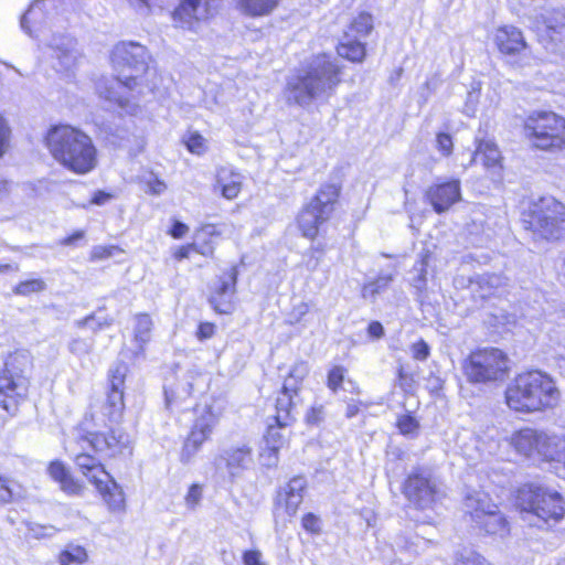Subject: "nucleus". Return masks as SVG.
Masks as SVG:
<instances>
[{
  "label": "nucleus",
  "mask_w": 565,
  "mask_h": 565,
  "mask_svg": "<svg viewBox=\"0 0 565 565\" xmlns=\"http://www.w3.org/2000/svg\"><path fill=\"white\" fill-rule=\"evenodd\" d=\"M110 58L118 75L99 84L98 94L116 104L125 114L136 115L139 110L136 97L142 93L138 78L148 71L147 49L139 43L120 42L114 46Z\"/></svg>",
  "instance_id": "1"
},
{
  "label": "nucleus",
  "mask_w": 565,
  "mask_h": 565,
  "mask_svg": "<svg viewBox=\"0 0 565 565\" xmlns=\"http://www.w3.org/2000/svg\"><path fill=\"white\" fill-rule=\"evenodd\" d=\"M339 74V67L327 55L313 57L287 81V103L308 107L313 100L328 99L340 83Z\"/></svg>",
  "instance_id": "2"
},
{
  "label": "nucleus",
  "mask_w": 565,
  "mask_h": 565,
  "mask_svg": "<svg viewBox=\"0 0 565 565\" xmlns=\"http://www.w3.org/2000/svg\"><path fill=\"white\" fill-rule=\"evenodd\" d=\"M45 145L55 161L76 174L89 173L97 166L93 139L76 127L53 126L45 136Z\"/></svg>",
  "instance_id": "3"
},
{
  "label": "nucleus",
  "mask_w": 565,
  "mask_h": 565,
  "mask_svg": "<svg viewBox=\"0 0 565 565\" xmlns=\"http://www.w3.org/2000/svg\"><path fill=\"white\" fill-rule=\"evenodd\" d=\"M561 392L544 372L532 370L518 374L507 386L505 402L518 413L531 414L556 407Z\"/></svg>",
  "instance_id": "4"
},
{
  "label": "nucleus",
  "mask_w": 565,
  "mask_h": 565,
  "mask_svg": "<svg viewBox=\"0 0 565 565\" xmlns=\"http://www.w3.org/2000/svg\"><path fill=\"white\" fill-rule=\"evenodd\" d=\"M509 444L519 455L546 462L557 476L565 478V431L526 427L512 433Z\"/></svg>",
  "instance_id": "5"
},
{
  "label": "nucleus",
  "mask_w": 565,
  "mask_h": 565,
  "mask_svg": "<svg viewBox=\"0 0 565 565\" xmlns=\"http://www.w3.org/2000/svg\"><path fill=\"white\" fill-rule=\"evenodd\" d=\"M114 423L107 416V409L92 406L90 412L85 415L81 423L77 434L79 444H86L96 452L105 457H115L122 455L129 449L130 439L127 434L120 429H110L109 433H98L95 428L106 427L107 423ZM85 449L84 445H81Z\"/></svg>",
  "instance_id": "6"
},
{
  "label": "nucleus",
  "mask_w": 565,
  "mask_h": 565,
  "mask_svg": "<svg viewBox=\"0 0 565 565\" xmlns=\"http://www.w3.org/2000/svg\"><path fill=\"white\" fill-rule=\"evenodd\" d=\"M516 505L526 515H531L547 525H555L565 516L564 498L556 490L527 483L521 487L516 495Z\"/></svg>",
  "instance_id": "7"
},
{
  "label": "nucleus",
  "mask_w": 565,
  "mask_h": 565,
  "mask_svg": "<svg viewBox=\"0 0 565 565\" xmlns=\"http://www.w3.org/2000/svg\"><path fill=\"white\" fill-rule=\"evenodd\" d=\"M463 372L471 383L503 381L509 373V359L498 348L479 349L471 352L466 359Z\"/></svg>",
  "instance_id": "8"
},
{
  "label": "nucleus",
  "mask_w": 565,
  "mask_h": 565,
  "mask_svg": "<svg viewBox=\"0 0 565 565\" xmlns=\"http://www.w3.org/2000/svg\"><path fill=\"white\" fill-rule=\"evenodd\" d=\"M525 136L542 150L565 148V118L553 111H535L524 122Z\"/></svg>",
  "instance_id": "9"
},
{
  "label": "nucleus",
  "mask_w": 565,
  "mask_h": 565,
  "mask_svg": "<svg viewBox=\"0 0 565 565\" xmlns=\"http://www.w3.org/2000/svg\"><path fill=\"white\" fill-rule=\"evenodd\" d=\"M339 195L340 188L337 184L320 186L298 216V226L305 237L313 239L318 235L319 227L332 215Z\"/></svg>",
  "instance_id": "10"
},
{
  "label": "nucleus",
  "mask_w": 565,
  "mask_h": 565,
  "mask_svg": "<svg viewBox=\"0 0 565 565\" xmlns=\"http://www.w3.org/2000/svg\"><path fill=\"white\" fill-rule=\"evenodd\" d=\"M465 511L489 534L504 536L509 532L505 518L497 511V505L488 493L473 491L465 497Z\"/></svg>",
  "instance_id": "11"
},
{
  "label": "nucleus",
  "mask_w": 565,
  "mask_h": 565,
  "mask_svg": "<svg viewBox=\"0 0 565 565\" xmlns=\"http://www.w3.org/2000/svg\"><path fill=\"white\" fill-rule=\"evenodd\" d=\"M46 41L52 68L65 78L74 77L84 62V54L77 41L68 34H53Z\"/></svg>",
  "instance_id": "12"
},
{
  "label": "nucleus",
  "mask_w": 565,
  "mask_h": 565,
  "mask_svg": "<svg viewBox=\"0 0 565 565\" xmlns=\"http://www.w3.org/2000/svg\"><path fill=\"white\" fill-rule=\"evenodd\" d=\"M17 356H10L0 372V407L15 414L29 390V381L17 366Z\"/></svg>",
  "instance_id": "13"
},
{
  "label": "nucleus",
  "mask_w": 565,
  "mask_h": 565,
  "mask_svg": "<svg viewBox=\"0 0 565 565\" xmlns=\"http://www.w3.org/2000/svg\"><path fill=\"white\" fill-rule=\"evenodd\" d=\"M224 0H183L173 11L175 26L199 33L220 11Z\"/></svg>",
  "instance_id": "14"
},
{
  "label": "nucleus",
  "mask_w": 565,
  "mask_h": 565,
  "mask_svg": "<svg viewBox=\"0 0 565 565\" xmlns=\"http://www.w3.org/2000/svg\"><path fill=\"white\" fill-rule=\"evenodd\" d=\"M532 223L543 237L559 238L565 233V205L552 196L542 198L535 205Z\"/></svg>",
  "instance_id": "15"
},
{
  "label": "nucleus",
  "mask_w": 565,
  "mask_h": 565,
  "mask_svg": "<svg viewBox=\"0 0 565 565\" xmlns=\"http://www.w3.org/2000/svg\"><path fill=\"white\" fill-rule=\"evenodd\" d=\"M403 493L417 509H430L440 495V488L431 473L425 469L414 470L405 480Z\"/></svg>",
  "instance_id": "16"
},
{
  "label": "nucleus",
  "mask_w": 565,
  "mask_h": 565,
  "mask_svg": "<svg viewBox=\"0 0 565 565\" xmlns=\"http://www.w3.org/2000/svg\"><path fill=\"white\" fill-rule=\"evenodd\" d=\"M55 9L53 0H35L21 18V28L32 38L45 39L51 24V13Z\"/></svg>",
  "instance_id": "17"
},
{
  "label": "nucleus",
  "mask_w": 565,
  "mask_h": 565,
  "mask_svg": "<svg viewBox=\"0 0 565 565\" xmlns=\"http://www.w3.org/2000/svg\"><path fill=\"white\" fill-rule=\"evenodd\" d=\"M253 463L252 448L247 444H238L225 448L218 457L215 458V466H224L230 478L235 480L242 477Z\"/></svg>",
  "instance_id": "18"
},
{
  "label": "nucleus",
  "mask_w": 565,
  "mask_h": 565,
  "mask_svg": "<svg viewBox=\"0 0 565 565\" xmlns=\"http://www.w3.org/2000/svg\"><path fill=\"white\" fill-rule=\"evenodd\" d=\"M237 270L231 267L223 273L211 287L209 301L218 313H230L233 310V296L236 290Z\"/></svg>",
  "instance_id": "19"
},
{
  "label": "nucleus",
  "mask_w": 565,
  "mask_h": 565,
  "mask_svg": "<svg viewBox=\"0 0 565 565\" xmlns=\"http://www.w3.org/2000/svg\"><path fill=\"white\" fill-rule=\"evenodd\" d=\"M532 28L542 40L561 43L565 40V13L562 10H545L535 17Z\"/></svg>",
  "instance_id": "20"
},
{
  "label": "nucleus",
  "mask_w": 565,
  "mask_h": 565,
  "mask_svg": "<svg viewBox=\"0 0 565 565\" xmlns=\"http://www.w3.org/2000/svg\"><path fill=\"white\" fill-rule=\"evenodd\" d=\"M127 367L124 364H118L110 371V392L107 395L106 402L100 408L107 409V416L110 420H118L124 412V392L122 385L126 376Z\"/></svg>",
  "instance_id": "21"
},
{
  "label": "nucleus",
  "mask_w": 565,
  "mask_h": 565,
  "mask_svg": "<svg viewBox=\"0 0 565 565\" xmlns=\"http://www.w3.org/2000/svg\"><path fill=\"white\" fill-rule=\"evenodd\" d=\"M493 42L499 52L509 57L520 56L527 50L523 33L512 25L498 28L493 34Z\"/></svg>",
  "instance_id": "22"
},
{
  "label": "nucleus",
  "mask_w": 565,
  "mask_h": 565,
  "mask_svg": "<svg viewBox=\"0 0 565 565\" xmlns=\"http://www.w3.org/2000/svg\"><path fill=\"white\" fill-rule=\"evenodd\" d=\"M426 198L436 213H443L460 200V182L451 180L430 185L426 191Z\"/></svg>",
  "instance_id": "23"
},
{
  "label": "nucleus",
  "mask_w": 565,
  "mask_h": 565,
  "mask_svg": "<svg viewBox=\"0 0 565 565\" xmlns=\"http://www.w3.org/2000/svg\"><path fill=\"white\" fill-rule=\"evenodd\" d=\"M198 374L193 371L184 373L169 388H166V404L168 407L180 406L191 395L195 384Z\"/></svg>",
  "instance_id": "24"
},
{
  "label": "nucleus",
  "mask_w": 565,
  "mask_h": 565,
  "mask_svg": "<svg viewBox=\"0 0 565 565\" xmlns=\"http://www.w3.org/2000/svg\"><path fill=\"white\" fill-rule=\"evenodd\" d=\"M306 488L307 480L301 476H297L290 479V481L279 492V501L284 502L289 515L296 514L303 500Z\"/></svg>",
  "instance_id": "25"
},
{
  "label": "nucleus",
  "mask_w": 565,
  "mask_h": 565,
  "mask_svg": "<svg viewBox=\"0 0 565 565\" xmlns=\"http://www.w3.org/2000/svg\"><path fill=\"white\" fill-rule=\"evenodd\" d=\"M110 512H124L126 509L125 493L118 483L108 475L102 483L94 484Z\"/></svg>",
  "instance_id": "26"
},
{
  "label": "nucleus",
  "mask_w": 565,
  "mask_h": 565,
  "mask_svg": "<svg viewBox=\"0 0 565 565\" xmlns=\"http://www.w3.org/2000/svg\"><path fill=\"white\" fill-rule=\"evenodd\" d=\"M243 177L241 173L227 167L217 169L215 190L227 200L237 198L242 190Z\"/></svg>",
  "instance_id": "27"
},
{
  "label": "nucleus",
  "mask_w": 565,
  "mask_h": 565,
  "mask_svg": "<svg viewBox=\"0 0 565 565\" xmlns=\"http://www.w3.org/2000/svg\"><path fill=\"white\" fill-rule=\"evenodd\" d=\"M236 10L248 18H263L270 15L280 4L281 0H233Z\"/></svg>",
  "instance_id": "28"
},
{
  "label": "nucleus",
  "mask_w": 565,
  "mask_h": 565,
  "mask_svg": "<svg viewBox=\"0 0 565 565\" xmlns=\"http://www.w3.org/2000/svg\"><path fill=\"white\" fill-rule=\"evenodd\" d=\"M134 320V354L138 356L143 353L146 344L151 340L153 321L147 313H138Z\"/></svg>",
  "instance_id": "29"
},
{
  "label": "nucleus",
  "mask_w": 565,
  "mask_h": 565,
  "mask_svg": "<svg viewBox=\"0 0 565 565\" xmlns=\"http://www.w3.org/2000/svg\"><path fill=\"white\" fill-rule=\"evenodd\" d=\"M75 462L82 473L88 479V481L93 484L99 482L102 483V479L108 477V472L105 470L104 466L94 457L88 454H77L75 456Z\"/></svg>",
  "instance_id": "30"
},
{
  "label": "nucleus",
  "mask_w": 565,
  "mask_h": 565,
  "mask_svg": "<svg viewBox=\"0 0 565 565\" xmlns=\"http://www.w3.org/2000/svg\"><path fill=\"white\" fill-rule=\"evenodd\" d=\"M50 477L58 482L61 489L70 494H76L81 491L82 486L73 479L63 462L52 461L47 468Z\"/></svg>",
  "instance_id": "31"
},
{
  "label": "nucleus",
  "mask_w": 565,
  "mask_h": 565,
  "mask_svg": "<svg viewBox=\"0 0 565 565\" xmlns=\"http://www.w3.org/2000/svg\"><path fill=\"white\" fill-rule=\"evenodd\" d=\"M472 160H481L487 169H497L500 168L501 152L492 140L481 139L478 141Z\"/></svg>",
  "instance_id": "32"
},
{
  "label": "nucleus",
  "mask_w": 565,
  "mask_h": 565,
  "mask_svg": "<svg viewBox=\"0 0 565 565\" xmlns=\"http://www.w3.org/2000/svg\"><path fill=\"white\" fill-rule=\"evenodd\" d=\"M211 438L210 435L191 428L180 452V460L183 463H189L201 450L203 444Z\"/></svg>",
  "instance_id": "33"
},
{
  "label": "nucleus",
  "mask_w": 565,
  "mask_h": 565,
  "mask_svg": "<svg viewBox=\"0 0 565 565\" xmlns=\"http://www.w3.org/2000/svg\"><path fill=\"white\" fill-rule=\"evenodd\" d=\"M296 394L282 387L276 401L275 420L280 427H286L291 422L292 398Z\"/></svg>",
  "instance_id": "34"
},
{
  "label": "nucleus",
  "mask_w": 565,
  "mask_h": 565,
  "mask_svg": "<svg viewBox=\"0 0 565 565\" xmlns=\"http://www.w3.org/2000/svg\"><path fill=\"white\" fill-rule=\"evenodd\" d=\"M218 414L211 406H205L196 411L192 428L212 436L214 428L218 424Z\"/></svg>",
  "instance_id": "35"
},
{
  "label": "nucleus",
  "mask_w": 565,
  "mask_h": 565,
  "mask_svg": "<svg viewBox=\"0 0 565 565\" xmlns=\"http://www.w3.org/2000/svg\"><path fill=\"white\" fill-rule=\"evenodd\" d=\"M338 54L352 62H361L365 56L364 44L355 38H345L337 47Z\"/></svg>",
  "instance_id": "36"
},
{
  "label": "nucleus",
  "mask_w": 565,
  "mask_h": 565,
  "mask_svg": "<svg viewBox=\"0 0 565 565\" xmlns=\"http://www.w3.org/2000/svg\"><path fill=\"white\" fill-rule=\"evenodd\" d=\"M309 364L306 361L296 362L285 379L282 387L287 391H292L295 394L299 391L302 381L309 373Z\"/></svg>",
  "instance_id": "37"
},
{
  "label": "nucleus",
  "mask_w": 565,
  "mask_h": 565,
  "mask_svg": "<svg viewBox=\"0 0 565 565\" xmlns=\"http://www.w3.org/2000/svg\"><path fill=\"white\" fill-rule=\"evenodd\" d=\"M373 29V18L366 12L360 13L350 24L349 31L344 38L363 39L366 38Z\"/></svg>",
  "instance_id": "38"
},
{
  "label": "nucleus",
  "mask_w": 565,
  "mask_h": 565,
  "mask_svg": "<svg viewBox=\"0 0 565 565\" xmlns=\"http://www.w3.org/2000/svg\"><path fill=\"white\" fill-rule=\"evenodd\" d=\"M61 565L83 564L87 559L86 550L79 545L70 544L60 554Z\"/></svg>",
  "instance_id": "39"
},
{
  "label": "nucleus",
  "mask_w": 565,
  "mask_h": 565,
  "mask_svg": "<svg viewBox=\"0 0 565 565\" xmlns=\"http://www.w3.org/2000/svg\"><path fill=\"white\" fill-rule=\"evenodd\" d=\"M454 565H490V563L476 551L463 547L455 553Z\"/></svg>",
  "instance_id": "40"
},
{
  "label": "nucleus",
  "mask_w": 565,
  "mask_h": 565,
  "mask_svg": "<svg viewBox=\"0 0 565 565\" xmlns=\"http://www.w3.org/2000/svg\"><path fill=\"white\" fill-rule=\"evenodd\" d=\"M392 280V275H381L373 281L364 284L362 288V297L365 299H374L380 292L388 287Z\"/></svg>",
  "instance_id": "41"
},
{
  "label": "nucleus",
  "mask_w": 565,
  "mask_h": 565,
  "mask_svg": "<svg viewBox=\"0 0 565 565\" xmlns=\"http://www.w3.org/2000/svg\"><path fill=\"white\" fill-rule=\"evenodd\" d=\"M46 289V282L41 278L26 279L19 282L13 292L18 296L28 297L33 294H40Z\"/></svg>",
  "instance_id": "42"
},
{
  "label": "nucleus",
  "mask_w": 565,
  "mask_h": 565,
  "mask_svg": "<svg viewBox=\"0 0 565 565\" xmlns=\"http://www.w3.org/2000/svg\"><path fill=\"white\" fill-rule=\"evenodd\" d=\"M500 278L495 275H482L478 276L475 280H470L469 288L472 292L477 291V288H483V285L488 286V290L479 295L480 298H487L491 294V289L499 285Z\"/></svg>",
  "instance_id": "43"
},
{
  "label": "nucleus",
  "mask_w": 565,
  "mask_h": 565,
  "mask_svg": "<svg viewBox=\"0 0 565 565\" xmlns=\"http://www.w3.org/2000/svg\"><path fill=\"white\" fill-rule=\"evenodd\" d=\"M188 150L194 154H203L207 150L206 139L199 132H190L184 137Z\"/></svg>",
  "instance_id": "44"
},
{
  "label": "nucleus",
  "mask_w": 565,
  "mask_h": 565,
  "mask_svg": "<svg viewBox=\"0 0 565 565\" xmlns=\"http://www.w3.org/2000/svg\"><path fill=\"white\" fill-rule=\"evenodd\" d=\"M203 499V487L199 483H193L188 489V492L184 497V503L186 508L191 511L195 510Z\"/></svg>",
  "instance_id": "45"
},
{
  "label": "nucleus",
  "mask_w": 565,
  "mask_h": 565,
  "mask_svg": "<svg viewBox=\"0 0 565 565\" xmlns=\"http://www.w3.org/2000/svg\"><path fill=\"white\" fill-rule=\"evenodd\" d=\"M77 324L79 327H89L94 331L100 330L103 328H107L113 324V318L110 317H96L95 313H92L85 317L83 320L78 321Z\"/></svg>",
  "instance_id": "46"
},
{
  "label": "nucleus",
  "mask_w": 565,
  "mask_h": 565,
  "mask_svg": "<svg viewBox=\"0 0 565 565\" xmlns=\"http://www.w3.org/2000/svg\"><path fill=\"white\" fill-rule=\"evenodd\" d=\"M427 257V255L422 256L420 260H418L414 266V270L417 271V276L412 278V285L418 290H423L426 286Z\"/></svg>",
  "instance_id": "47"
},
{
  "label": "nucleus",
  "mask_w": 565,
  "mask_h": 565,
  "mask_svg": "<svg viewBox=\"0 0 565 565\" xmlns=\"http://www.w3.org/2000/svg\"><path fill=\"white\" fill-rule=\"evenodd\" d=\"M347 370L343 366H333L329 373H328V380L327 385L328 387L333 392H338V390L341 387L344 377H345Z\"/></svg>",
  "instance_id": "48"
},
{
  "label": "nucleus",
  "mask_w": 565,
  "mask_h": 565,
  "mask_svg": "<svg viewBox=\"0 0 565 565\" xmlns=\"http://www.w3.org/2000/svg\"><path fill=\"white\" fill-rule=\"evenodd\" d=\"M280 428L281 427L278 424L277 427H268L267 434L265 436V445H267V447L280 449L284 446L286 438L280 433Z\"/></svg>",
  "instance_id": "49"
},
{
  "label": "nucleus",
  "mask_w": 565,
  "mask_h": 565,
  "mask_svg": "<svg viewBox=\"0 0 565 565\" xmlns=\"http://www.w3.org/2000/svg\"><path fill=\"white\" fill-rule=\"evenodd\" d=\"M436 145L443 156L449 157L452 153L454 142L449 134L439 132L436 136Z\"/></svg>",
  "instance_id": "50"
},
{
  "label": "nucleus",
  "mask_w": 565,
  "mask_h": 565,
  "mask_svg": "<svg viewBox=\"0 0 565 565\" xmlns=\"http://www.w3.org/2000/svg\"><path fill=\"white\" fill-rule=\"evenodd\" d=\"M278 451L279 449L269 448L265 445L259 456L262 465L267 468L275 467L278 463Z\"/></svg>",
  "instance_id": "51"
},
{
  "label": "nucleus",
  "mask_w": 565,
  "mask_h": 565,
  "mask_svg": "<svg viewBox=\"0 0 565 565\" xmlns=\"http://www.w3.org/2000/svg\"><path fill=\"white\" fill-rule=\"evenodd\" d=\"M127 2L141 17L149 15L154 4V0H127Z\"/></svg>",
  "instance_id": "52"
},
{
  "label": "nucleus",
  "mask_w": 565,
  "mask_h": 565,
  "mask_svg": "<svg viewBox=\"0 0 565 565\" xmlns=\"http://www.w3.org/2000/svg\"><path fill=\"white\" fill-rule=\"evenodd\" d=\"M14 493L11 487V481L0 476V504L4 505L13 500Z\"/></svg>",
  "instance_id": "53"
},
{
  "label": "nucleus",
  "mask_w": 565,
  "mask_h": 565,
  "mask_svg": "<svg viewBox=\"0 0 565 565\" xmlns=\"http://www.w3.org/2000/svg\"><path fill=\"white\" fill-rule=\"evenodd\" d=\"M11 130L6 119L0 115V158L6 153L10 143Z\"/></svg>",
  "instance_id": "54"
},
{
  "label": "nucleus",
  "mask_w": 565,
  "mask_h": 565,
  "mask_svg": "<svg viewBox=\"0 0 565 565\" xmlns=\"http://www.w3.org/2000/svg\"><path fill=\"white\" fill-rule=\"evenodd\" d=\"M411 352L415 360L425 361L430 354V349L424 340H419L412 344Z\"/></svg>",
  "instance_id": "55"
},
{
  "label": "nucleus",
  "mask_w": 565,
  "mask_h": 565,
  "mask_svg": "<svg viewBox=\"0 0 565 565\" xmlns=\"http://www.w3.org/2000/svg\"><path fill=\"white\" fill-rule=\"evenodd\" d=\"M397 427L403 435H408L417 429L418 424L411 415H403L398 418Z\"/></svg>",
  "instance_id": "56"
},
{
  "label": "nucleus",
  "mask_w": 565,
  "mask_h": 565,
  "mask_svg": "<svg viewBox=\"0 0 565 565\" xmlns=\"http://www.w3.org/2000/svg\"><path fill=\"white\" fill-rule=\"evenodd\" d=\"M30 534L35 539L52 536L56 530L52 525L33 524L29 527Z\"/></svg>",
  "instance_id": "57"
},
{
  "label": "nucleus",
  "mask_w": 565,
  "mask_h": 565,
  "mask_svg": "<svg viewBox=\"0 0 565 565\" xmlns=\"http://www.w3.org/2000/svg\"><path fill=\"white\" fill-rule=\"evenodd\" d=\"M302 526L310 533H318L320 531V520L312 513H308L302 518Z\"/></svg>",
  "instance_id": "58"
},
{
  "label": "nucleus",
  "mask_w": 565,
  "mask_h": 565,
  "mask_svg": "<svg viewBox=\"0 0 565 565\" xmlns=\"http://www.w3.org/2000/svg\"><path fill=\"white\" fill-rule=\"evenodd\" d=\"M70 351L76 355H85L90 351V344L82 339H75L70 343Z\"/></svg>",
  "instance_id": "59"
},
{
  "label": "nucleus",
  "mask_w": 565,
  "mask_h": 565,
  "mask_svg": "<svg viewBox=\"0 0 565 565\" xmlns=\"http://www.w3.org/2000/svg\"><path fill=\"white\" fill-rule=\"evenodd\" d=\"M118 250L116 246H96L92 252L94 259H105L114 256L115 252Z\"/></svg>",
  "instance_id": "60"
},
{
  "label": "nucleus",
  "mask_w": 565,
  "mask_h": 565,
  "mask_svg": "<svg viewBox=\"0 0 565 565\" xmlns=\"http://www.w3.org/2000/svg\"><path fill=\"white\" fill-rule=\"evenodd\" d=\"M243 563L244 565H266L262 553L257 550L246 551L243 554Z\"/></svg>",
  "instance_id": "61"
},
{
  "label": "nucleus",
  "mask_w": 565,
  "mask_h": 565,
  "mask_svg": "<svg viewBox=\"0 0 565 565\" xmlns=\"http://www.w3.org/2000/svg\"><path fill=\"white\" fill-rule=\"evenodd\" d=\"M214 332H215V326L213 323L202 322V323H200V326L198 328L196 337L199 340L203 341V340L212 338L214 335Z\"/></svg>",
  "instance_id": "62"
},
{
  "label": "nucleus",
  "mask_w": 565,
  "mask_h": 565,
  "mask_svg": "<svg viewBox=\"0 0 565 565\" xmlns=\"http://www.w3.org/2000/svg\"><path fill=\"white\" fill-rule=\"evenodd\" d=\"M324 412L322 406H313L307 413V422L311 425H318L323 420Z\"/></svg>",
  "instance_id": "63"
},
{
  "label": "nucleus",
  "mask_w": 565,
  "mask_h": 565,
  "mask_svg": "<svg viewBox=\"0 0 565 565\" xmlns=\"http://www.w3.org/2000/svg\"><path fill=\"white\" fill-rule=\"evenodd\" d=\"M189 231V227L179 221H175L170 230V235L173 238H181L185 235V233Z\"/></svg>",
  "instance_id": "64"
}]
</instances>
